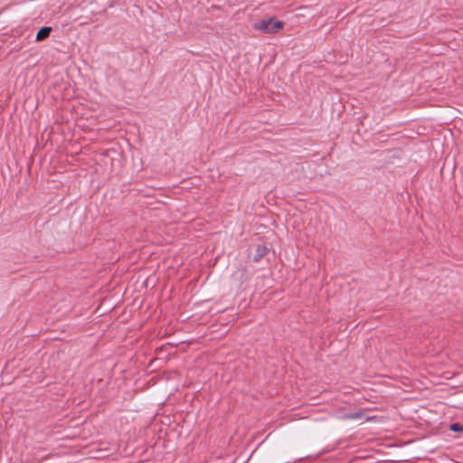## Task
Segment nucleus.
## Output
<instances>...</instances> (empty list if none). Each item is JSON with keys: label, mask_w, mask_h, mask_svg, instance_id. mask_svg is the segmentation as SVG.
Here are the masks:
<instances>
[{"label": "nucleus", "mask_w": 463, "mask_h": 463, "mask_svg": "<svg viewBox=\"0 0 463 463\" xmlns=\"http://www.w3.org/2000/svg\"><path fill=\"white\" fill-rule=\"evenodd\" d=\"M268 252V248L265 245H258L256 248L255 255L253 256V261L259 262Z\"/></svg>", "instance_id": "nucleus-4"}, {"label": "nucleus", "mask_w": 463, "mask_h": 463, "mask_svg": "<svg viewBox=\"0 0 463 463\" xmlns=\"http://www.w3.org/2000/svg\"><path fill=\"white\" fill-rule=\"evenodd\" d=\"M449 430H452V431H455V432H461L463 431V425H461L460 423H452L450 426H449Z\"/></svg>", "instance_id": "nucleus-5"}, {"label": "nucleus", "mask_w": 463, "mask_h": 463, "mask_svg": "<svg viewBox=\"0 0 463 463\" xmlns=\"http://www.w3.org/2000/svg\"><path fill=\"white\" fill-rule=\"evenodd\" d=\"M283 22L276 20V18L272 17L267 20H261L259 23H255L253 28L265 33L272 34L283 29Z\"/></svg>", "instance_id": "nucleus-1"}, {"label": "nucleus", "mask_w": 463, "mask_h": 463, "mask_svg": "<svg viewBox=\"0 0 463 463\" xmlns=\"http://www.w3.org/2000/svg\"><path fill=\"white\" fill-rule=\"evenodd\" d=\"M52 32V27L49 26H43L40 28V30L36 33L35 41L40 42L43 41L50 36V33Z\"/></svg>", "instance_id": "nucleus-3"}, {"label": "nucleus", "mask_w": 463, "mask_h": 463, "mask_svg": "<svg viewBox=\"0 0 463 463\" xmlns=\"http://www.w3.org/2000/svg\"><path fill=\"white\" fill-rule=\"evenodd\" d=\"M342 419L344 420H369L370 417L366 416L363 410H360L354 413H346L345 414Z\"/></svg>", "instance_id": "nucleus-2"}]
</instances>
